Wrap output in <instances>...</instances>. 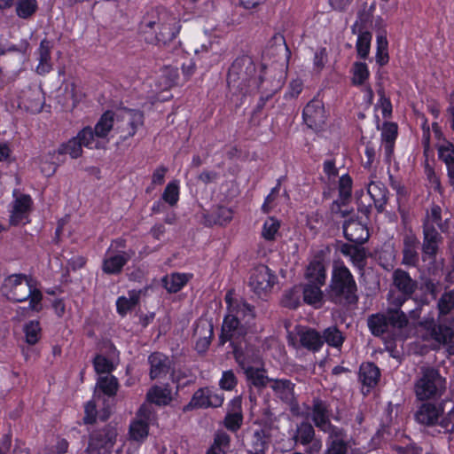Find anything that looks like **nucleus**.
I'll return each instance as SVG.
<instances>
[{"label": "nucleus", "mask_w": 454, "mask_h": 454, "mask_svg": "<svg viewBox=\"0 0 454 454\" xmlns=\"http://www.w3.org/2000/svg\"><path fill=\"white\" fill-rule=\"evenodd\" d=\"M180 20L164 8H155L145 13L139 25L144 40L150 44L166 46L178 35Z\"/></svg>", "instance_id": "1"}, {"label": "nucleus", "mask_w": 454, "mask_h": 454, "mask_svg": "<svg viewBox=\"0 0 454 454\" xmlns=\"http://www.w3.org/2000/svg\"><path fill=\"white\" fill-rule=\"evenodd\" d=\"M325 296L330 302L340 307H350L358 302L356 281L342 262H335L333 265Z\"/></svg>", "instance_id": "2"}, {"label": "nucleus", "mask_w": 454, "mask_h": 454, "mask_svg": "<svg viewBox=\"0 0 454 454\" xmlns=\"http://www.w3.org/2000/svg\"><path fill=\"white\" fill-rule=\"evenodd\" d=\"M4 287L7 290L6 296L14 302L29 301L28 306L19 309L23 315L29 311L40 312L43 309V294L36 287V281L25 274H13L4 279Z\"/></svg>", "instance_id": "3"}, {"label": "nucleus", "mask_w": 454, "mask_h": 454, "mask_svg": "<svg viewBox=\"0 0 454 454\" xmlns=\"http://www.w3.org/2000/svg\"><path fill=\"white\" fill-rule=\"evenodd\" d=\"M409 319L401 308L387 304L385 312L372 314L367 318V326L376 337H400L408 326Z\"/></svg>", "instance_id": "4"}, {"label": "nucleus", "mask_w": 454, "mask_h": 454, "mask_svg": "<svg viewBox=\"0 0 454 454\" xmlns=\"http://www.w3.org/2000/svg\"><path fill=\"white\" fill-rule=\"evenodd\" d=\"M247 333V328L239 322L237 317L231 314L225 316L219 342L221 345L227 341L231 342L234 358L240 366H244L248 362V351H253L252 347L248 346L245 340Z\"/></svg>", "instance_id": "5"}, {"label": "nucleus", "mask_w": 454, "mask_h": 454, "mask_svg": "<svg viewBox=\"0 0 454 454\" xmlns=\"http://www.w3.org/2000/svg\"><path fill=\"white\" fill-rule=\"evenodd\" d=\"M256 67L249 56L238 57L229 68L227 84L240 93L246 94L254 90L259 83V77H255Z\"/></svg>", "instance_id": "6"}, {"label": "nucleus", "mask_w": 454, "mask_h": 454, "mask_svg": "<svg viewBox=\"0 0 454 454\" xmlns=\"http://www.w3.org/2000/svg\"><path fill=\"white\" fill-rule=\"evenodd\" d=\"M446 389V380L439 371L431 366L420 367L414 384V392L420 401L440 397Z\"/></svg>", "instance_id": "7"}, {"label": "nucleus", "mask_w": 454, "mask_h": 454, "mask_svg": "<svg viewBox=\"0 0 454 454\" xmlns=\"http://www.w3.org/2000/svg\"><path fill=\"white\" fill-rule=\"evenodd\" d=\"M392 286L395 289H390L387 294V304L402 308L412 298L418 289V282L406 270L397 268L392 273Z\"/></svg>", "instance_id": "8"}, {"label": "nucleus", "mask_w": 454, "mask_h": 454, "mask_svg": "<svg viewBox=\"0 0 454 454\" xmlns=\"http://www.w3.org/2000/svg\"><path fill=\"white\" fill-rule=\"evenodd\" d=\"M143 124L144 114L139 110L123 108L116 113L115 131L121 140L133 137Z\"/></svg>", "instance_id": "9"}, {"label": "nucleus", "mask_w": 454, "mask_h": 454, "mask_svg": "<svg viewBox=\"0 0 454 454\" xmlns=\"http://www.w3.org/2000/svg\"><path fill=\"white\" fill-rule=\"evenodd\" d=\"M118 435L115 426L111 424L104 428L94 431L86 449L87 454H110Z\"/></svg>", "instance_id": "10"}, {"label": "nucleus", "mask_w": 454, "mask_h": 454, "mask_svg": "<svg viewBox=\"0 0 454 454\" xmlns=\"http://www.w3.org/2000/svg\"><path fill=\"white\" fill-rule=\"evenodd\" d=\"M419 326L427 331L428 336L440 344L448 347V352L454 355V331L451 327L441 323L437 324L434 318H425L419 322Z\"/></svg>", "instance_id": "11"}, {"label": "nucleus", "mask_w": 454, "mask_h": 454, "mask_svg": "<svg viewBox=\"0 0 454 454\" xmlns=\"http://www.w3.org/2000/svg\"><path fill=\"white\" fill-rule=\"evenodd\" d=\"M275 279V275L272 274L268 266L259 264L251 270L248 286L253 292L261 295L272 288Z\"/></svg>", "instance_id": "12"}, {"label": "nucleus", "mask_w": 454, "mask_h": 454, "mask_svg": "<svg viewBox=\"0 0 454 454\" xmlns=\"http://www.w3.org/2000/svg\"><path fill=\"white\" fill-rule=\"evenodd\" d=\"M223 402V395L215 392L210 387L199 388L192 395L184 411L199 408L220 407Z\"/></svg>", "instance_id": "13"}, {"label": "nucleus", "mask_w": 454, "mask_h": 454, "mask_svg": "<svg viewBox=\"0 0 454 454\" xmlns=\"http://www.w3.org/2000/svg\"><path fill=\"white\" fill-rule=\"evenodd\" d=\"M295 384L286 379L270 380V388L274 395L290 407L293 413H297L299 404L294 393Z\"/></svg>", "instance_id": "14"}, {"label": "nucleus", "mask_w": 454, "mask_h": 454, "mask_svg": "<svg viewBox=\"0 0 454 454\" xmlns=\"http://www.w3.org/2000/svg\"><path fill=\"white\" fill-rule=\"evenodd\" d=\"M302 115L304 122L311 129L318 130L325 123L324 104L318 99L309 101L304 107Z\"/></svg>", "instance_id": "15"}, {"label": "nucleus", "mask_w": 454, "mask_h": 454, "mask_svg": "<svg viewBox=\"0 0 454 454\" xmlns=\"http://www.w3.org/2000/svg\"><path fill=\"white\" fill-rule=\"evenodd\" d=\"M133 254V252L114 251L109 248L103 260V271L106 274H119Z\"/></svg>", "instance_id": "16"}, {"label": "nucleus", "mask_w": 454, "mask_h": 454, "mask_svg": "<svg viewBox=\"0 0 454 454\" xmlns=\"http://www.w3.org/2000/svg\"><path fill=\"white\" fill-rule=\"evenodd\" d=\"M423 235V254L429 259L434 260L438 253L439 244L442 243V238L434 226L427 222H424Z\"/></svg>", "instance_id": "17"}, {"label": "nucleus", "mask_w": 454, "mask_h": 454, "mask_svg": "<svg viewBox=\"0 0 454 454\" xmlns=\"http://www.w3.org/2000/svg\"><path fill=\"white\" fill-rule=\"evenodd\" d=\"M214 335L213 325L207 321H199L193 329V338L196 339L195 349L205 353Z\"/></svg>", "instance_id": "18"}, {"label": "nucleus", "mask_w": 454, "mask_h": 454, "mask_svg": "<svg viewBox=\"0 0 454 454\" xmlns=\"http://www.w3.org/2000/svg\"><path fill=\"white\" fill-rule=\"evenodd\" d=\"M343 233L348 240L356 245L364 244L369 238L366 226L352 218L344 222Z\"/></svg>", "instance_id": "19"}, {"label": "nucleus", "mask_w": 454, "mask_h": 454, "mask_svg": "<svg viewBox=\"0 0 454 454\" xmlns=\"http://www.w3.org/2000/svg\"><path fill=\"white\" fill-rule=\"evenodd\" d=\"M150 364L151 380L165 378L170 371L171 361L169 357L160 352H154L148 357Z\"/></svg>", "instance_id": "20"}, {"label": "nucleus", "mask_w": 454, "mask_h": 454, "mask_svg": "<svg viewBox=\"0 0 454 454\" xmlns=\"http://www.w3.org/2000/svg\"><path fill=\"white\" fill-rule=\"evenodd\" d=\"M443 410L441 405L431 403L421 404L415 413L416 420L424 426L431 427L438 423Z\"/></svg>", "instance_id": "21"}, {"label": "nucleus", "mask_w": 454, "mask_h": 454, "mask_svg": "<svg viewBox=\"0 0 454 454\" xmlns=\"http://www.w3.org/2000/svg\"><path fill=\"white\" fill-rule=\"evenodd\" d=\"M310 411L311 419L315 427L319 430L325 427L326 425L331 423V410L330 405L327 402L319 398H314L312 400Z\"/></svg>", "instance_id": "22"}, {"label": "nucleus", "mask_w": 454, "mask_h": 454, "mask_svg": "<svg viewBox=\"0 0 454 454\" xmlns=\"http://www.w3.org/2000/svg\"><path fill=\"white\" fill-rule=\"evenodd\" d=\"M266 438V433L262 428L247 429L246 432L247 454L253 452H265V450L268 448Z\"/></svg>", "instance_id": "23"}, {"label": "nucleus", "mask_w": 454, "mask_h": 454, "mask_svg": "<svg viewBox=\"0 0 454 454\" xmlns=\"http://www.w3.org/2000/svg\"><path fill=\"white\" fill-rule=\"evenodd\" d=\"M22 103L32 113L41 112L44 104L43 92L39 87H29L22 91Z\"/></svg>", "instance_id": "24"}, {"label": "nucleus", "mask_w": 454, "mask_h": 454, "mask_svg": "<svg viewBox=\"0 0 454 454\" xmlns=\"http://www.w3.org/2000/svg\"><path fill=\"white\" fill-rule=\"evenodd\" d=\"M31 203L30 196L26 194L20 196L14 200L12 215L10 216V223L12 225H18L27 218Z\"/></svg>", "instance_id": "25"}, {"label": "nucleus", "mask_w": 454, "mask_h": 454, "mask_svg": "<svg viewBox=\"0 0 454 454\" xmlns=\"http://www.w3.org/2000/svg\"><path fill=\"white\" fill-rule=\"evenodd\" d=\"M340 250L344 255L350 258L354 266H356L360 270H364L367 262L366 251L364 247H362L356 244H343Z\"/></svg>", "instance_id": "26"}, {"label": "nucleus", "mask_w": 454, "mask_h": 454, "mask_svg": "<svg viewBox=\"0 0 454 454\" xmlns=\"http://www.w3.org/2000/svg\"><path fill=\"white\" fill-rule=\"evenodd\" d=\"M367 192L372 199L378 212H382L388 200V191L381 182L372 181L367 187Z\"/></svg>", "instance_id": "27"}, {"label": "nucleus", "mask_w": 454, "mask_h": 454, "mask_svg": "<svg viewBox=\"0 0 454 454\" xmlns=\"http://www.w3.org/2000/svg\"><path fill=\"white\" fill-rule=\"evenodd\" d=\"M305 278L309 283L324 286L326 280V269L323 261L315 259L307 266Z\"/></svg>", "instance_id": "28"}, {"label": "nucleus", "mask_w": 454, "mask_h": 454, "mask_svg": "<svg viewBox=\"0 0 454 454\" xmlns=\"http://www.w3.org/2000/svg\"><path fill=\"white\" fill-rule=\"evenodd\" d=\"M301 345L311 351H317L323 346L321 334L311 328H304L298 332Z\"/></svg>", "instance_id": "29"}, {"label": "nucleus", "mask_w": 454, "mask_h": 454, "mask_svg": "<svg viewBox=\"0 0 454 454\" xmlns=\"http://www.w3.org/2000/svg\"><path fill=\"white\" fill-rule=\"evenodd\" d=\"M419 240L414 236H406L403 239L402 263L407 266H416L419 257L418 253Z\"/></svg>", "instance_id": "30"}, {"label": "nucleus", "mask_w": 454, "mask_h": 454, "mask_svg": "<svg viewBox=\"0 0 454 454\" xmlns=\"http://www.w3.org/2000/svg\"><path fill=\"white\" fill-rule=\"evenodd\" d=\"M439 158L446 164L449 184L454 189V145L444 141L438 146Z\"/></svg>", "instance_id": "31"}, {"label": "nucleus", "mask_w": 454, "mask_h": 454, "mask_svg": "<svg viewBox=\"0 0 454 454\" xmlns=\"http://www.w3.org/2000/svg\"><path fill=\"white\" fill-rule=\"evenodd\" d=\"M146 398L150 403L157 405H167L172 400L171 387L169 385H155L148 390Z\"/></svg>", "instance_id": "32"}, {"label": "nucleus", "mask_w": 454, "mask_h": 454, "mask_svg": "<svg viewBox=\"0 0 454 454\" xmlns=\"http://www.w3.org/2000/svg\"><path fill=\"white\" fill-rule=\"evenodd\" d=\"M380 377V369L373 363H364L360 366L359 379L363 385L373 387Z\"/></svg>", "instance_id": "33"}, {"label": "nucleus", "mask_w": 454, "mask_h": 454, "mask_svg": "<svg viewBox=\"0 0 454 454\" xmlns=\"http://www.w3.org/2000/svg\"><path fill=\"white\" fill-rule=\"evenodd\" d=\"M319 285L308 283L302 288L303 301L305 303L319 309L323 305L324 294Z\"/></svg>", "instance_id": "34"}, {"label": "nucleus", "mask_w": 454, "mask_h": 454, "mask_svg": "<svg viewBox=\"0 0 454 454\" xmlns=\"http://www.w3.org/2000/svg\"><path fill=\"white\" fill-rule=\"evenodd\" d=\"M115 120L116 113L113 111L105 112L95 125L96 137L104 138L113 129H115Z\"/></svg>", "instance_id": "35"}, {"label": "nucleus", "mask_w": 454, "mask_h": 454, "mask_svg": "<svg viewBox=\"0 0 454 454\" xmlns=\"http://www.w3.org/2000/svg\"><path fill=\"white\" fill-rule=\"evenodd\" d=\"M253 352L254 350L248 351V362H247L245 365L241 367L245 369V373L251 384L255 387L262 389L267 385V383H270L271 379L264 375L263 372L260 369L254 368L252 366L246 367V365L251 362V354Z\"/></svg>", "instance_id": "36"}, {"label": "nucleus", "mask_w": 454, "mask_h": 454, "mask_svg": "<svg viewBox=\"0 0 454 454\" xmlns=\"http://www.w3.org/2000/svg\"><path fill=\"white\" fill-rule=\"evenodd\" d=\"M51 42L47 39L42 40L38 49L39 64L36 67V72L39 74H44L51 70Z\"/></svg>", "instance_id": "37"}, {"label": "nucleus", "mask_w": 454, "mask_h": 454, "mask_svg": "<svg viewBox=\"0 0 454 454\" xmlns=\"http://www.w3.org/2000/svg\"><path fill=\"white\" fill-rule=\"evenodd\" d=\"M259 83L254 88L258 90L264 96V101H268L283 85L281 75L270 82L265 80L262 75L259 76Z\"/></svg>", "instance_id": "38"}, {"label": "nucleus", "mask_w": 454, "mask_h": 454, "mask_svg": "<svg viewBox=\"0 0 454 454\" xmlns=\"http://www.w3.org/2000/svg\"><path fill=\"white\" fill-rule=\"evenodd\" d=\"M190 277L184 273H172L162 278V284L168 293H177L188 282Z\"/></svg>", "instance_id": "39"}, {"label": "nucleus", "mask_w": 454, "mask_h": 454, "mask_svg": "<svg viewBox=\"0 0 454 454\" xmlns=\"http://www.w3.org/2000/svg\"><path fill=\"white\" fill-rule=\"evenodd\" d=\"M374 10V3H372V4L364 3L361 5V8L357 12V20L355 22V24L351 27V30L354 34H356V31L359 29L363 30L366 24L371 22Z\"/></svg>", "instance_id": "40"}, {"label": "nucleus", "mask_w": 454, "mask_h": 454, "mask_svg": "<svg viewBox=\"0 0 454 454\" xmlns=\"http://www.w3.org/2000/svg\"><path fill=\"white\" fill-rule=\"evenodd\" d=\"M140 299V291L132 290L129 292V298L119 297L116 301L117 311L120 315L125 316L129 310L134 309Z\"/></svg>", "instance_id": "41"}, {"label": "nucleus", "mask_w": 454, "mask_h": 454, "mask_svg": "<svg viewBox=\"0 0 454 454\" xmlns=\"http://www.w3.org/2000/svg\"><path fill=\"white\" fill-rule=\"evenodd\" d=\"M382 140L387 155L393 152L394 143L397 137V125L394 122H386L382 129Z\"/></svg>", "instance_id": "42"}, {"label": "nucleus", "mask_w": 454, "mask_h": 454, "mask_svg": "<svg viewBox=\"0 0 454 454\" xmlns=\"http://www.w3.org/2000/svg\"><path fill=\"white\" fill-rule=\"evenodd\" d=\"M316 437L313 426L307 421L301 422L297 426L294 440L302 445H307L309 441Z\"/></svg>", "instance_id": "43"}, {"label": "nucleus", "mask_w": 454, "mask_h": 454, "mask_svg": "<svg viewBox=\"0 0 454 454\" xmlns=\"http://www.w3.org/2000/svg\"><path fill=\"white\" fill-rule=\"evenodd\" d=\"M321 336L323 343L325 341L329 346L337 348L342 346L345 340L343 333L336 326L325 329Z\"/></svg>", "instance_id": "44"}, {"label": "nucleus", "mask_w": 454, "mask_h": 454, "mask_svg": "<svg viewBox=\"0 0 454 454\" xmlns=\"http://www.w3.org/2000/svg\"><path fill=\"white\" fill-rule=\"evenodd\" d=\"M439 317L446 316L454 309V289L444 292L437 301Z\"/></svg>", "instance_id": "45"}, {"label": "nucleus", "mask_w": 454, "mask_h": 454, "mask_svg": "<svg viewBox=\"0 0 454 454\" xmlns=\"http://www.w3.org/2000/svg\"><path fill=\"white\" fill-rule=\"evenodd\" d=\"M358 38L356 41V51L358 57L361 59H366L370 52L372 34L368 31L357 30Z\"/></svg>", "instance_id": "46"}, {"label": "nucleus", "mask_w": 454, "mask_h": 454, "mask_svg": "<svg viewBox=\"0 0 454 454\" xmlns=\"http://www.w3.org/2000/svg\"><path fill=\"white\" fill-rule=\"evenodd\" d=\"M301 289L298 286H294L283 294L281 304L288 309H294L301 304Z\"/></svg>", "instance_id": "47"}, {"label": "nucleus", "mask_w": 454, "mask_h": 454, "mask_svg": "<svg viewBox=\"0 0 454 454\" xmlns=\"http://www.w3.org/2000/svg\"><path fill=\"white\" fill-rule=\"evenodd\" d=\"M320 431L328 434L326 442H348L346 431L332 423L326 425Z\"/></svg>", "instance_id": "48"}, {"label": "nucleus", "mask_w": 454, "mask_h": 454, "mask_svg": "<svg viewBox=\"0 0 454 454\" xmlns=\"http://www.w3.org/2000/svg\"><path fill=\"white\" fill-rule=\"evenodd\" d=\"M129 435L134 441H143L148 435V423L144 419H137L129 426Z\"/></svg>", "instance_id": "49"}, {"label": "nucleus", "mask_w": 454, "mask_h": 454, "mask_svg": "<svg viewBox=\"0 0 454 454\" xmlns=\"http://www.w3.org/2000/svg\"><path fill=\"white\" fill-rule=\"evenodd\" d=\"M64 153L69 154L73 159H77L82 156V145L76 137L71 138L67 144L62 145L58 150L59 155Z\"/></svg>", "instance_id": "50"}, {"label": "nucleus", "mask_w": 454, "mask_h": 454, "mask_svg": "<svg viewBox=\"0 0 454 454\" xmlns=\"http://www.w3.org/2000/svg\"><path fill=\"white\" fill-rule=\"evenodd\" d=\"M36 9V0H18L16 3L17 14L22 19H27L32 16Z\"/></svg>", "instance_id": "51"}, {"label": "nucleus", "mask_w": 454, "mask_h": 454, "mask_svg": "<svg viewBox=\"0 0 454 454\" xmlns=\"http://www.w3.org/2000/svg\"><path fill=\"white\" fill-rule=\"evenodd\" d=\"M26 341L29 345H35L41 338L40 324L36 320H32L24 326Z\"/></svg>", "instance_id": "52"}, {"label": "nucleus", "mask_w": 454, "mask_h": 454, "mask_svg": "<svg viewBox=\"0 0 454 454\" xmlns=\"http://www.w3.org/2000/svg\"><path fill=\"white\" fill-rule=\"evenodd\" d=\"M98 387L104 394L113 396L116 395L118 381L114 376H103L99 378Z\"/></svg>", "instance_id": "53"}, {"label": "nucleus", "mask_w": 454, "mask_h": 454, "mask_svg": "<svg viewBox=\"0 0 454 454\" xmlns=\"http://www.w3.org/2000/svg\"><path fill=\"white\" fill-rule=\"evenodd\" d=\"M56 154H58V151H53L43 156L40 160L41 172L45 176H51L57 170L58 164L53 161Z\"/></svg>", "instance_id": "54"}, {"label": "nucleus", "mask_w": 454, "mask_h": 454, "mask_svg": "<svg viewBox=\"0 0 454 454\" xmlns=\"http://www.w3.org/2000/svg\"><path fill=\"white\" fill-rule=\"evenodd\" d=\"M279 52H286V54L290 53L284 35L281 34H276L270 41L268 53L275 55L278 54Z\"/></svg>", "instance_id": "55"}, {"label": "nucleus", "mask_w": 454, "mask_h": 454, "mask_svg": "<svg viewBox=\"0 0 454 454\" xmlns=\"http://www.w3.org/2000/svg\"><path fill=\"white\" fill-rule=\"evenodd\" d=\"M279 227L278 220L274 217H269L263 223L262 236L267 240H274Z\"/></svg>", "instance_id": "56"}, {"label": "nucleus", "mask_w": 454, "mask_h": 454, "mask_svg": "<svg viewBox=\"0 0 454 454\" xmlns=\"http://www.w3.org/2000/svg\"><path fill=\"white\" fill-rule=\"evenodd\" d=\"M369 77V71L365 63L356 62L353 67L352 82L355 85H362Z\"/></svg>", "instance_id": "57"}, {"label": "nucleus", "mask_w": 454, "mask_h": 454, "mask_svg": "<svg viewBox=\"0 0 454 454\" xmlns=\"http://www.w3.org/2000/svg\"><path fill=\"white\" fill-rule=\"evenodd\" d=\"M352 179L348 175H343L339 180V195L340 200L344 203L348 201L351 197Z\"/></svg>", "instance_id": "58"}, {"label": "nucleus", "mask_w": 454, "mask_h": 454, "mask_svg": "<svg viewBox=\"0 0 454 454\" xmlns=\"http://www.w3.org/2000/svg\"><path fill=\"white\" fill-rule=\"evenodd\" d=\"M162 199L170 206H174L177 203L179 199V187L176 182H171L167 184L162 194Z\"/></svg>", "instance_id": "59"}, {"label": "nucleus", "mask_w": 454, "mask_h": 454, "mask_svg": "<svg viewBox=\"0 0 454 454\" xmlns=\"http://www.w3.org/2000/svg\"><path fill=\"white\" fill-rule=\"evenodd\" d=\"M243 416L240 411L230 412L225 416L224 426L227 429L236 432L242 425Z\"/></svg>", "instance_id": "60"}, {"label": "nucleus", "mask_w": 454, "mask_h": 454, "mask_svg": "<svg viewBox=\"0 0 454 454\" xmlns=\"http://www.w3.org/2000/svg\"><path fill=\"white\" fill-rule=\"evenodd\" d=\"M213 216L215 223L223 225L229 223L232 219L233 214L231 208L223 206H218L215 209Z\"/></svg>", "instance_id": "61"}, {"label": "nucleus", "mask_w": 454, "mask_h": 454, "mask_svg": "<svg viewBox=\"0 0 454 454\" xmlns=\"http://www.w3.org/2000/svg\"><path fill=\"white\" fill-rule=\"evenodd\" d=\"M95 130L91 127L87 126L78 132L76 137L79 139L82 146L91 147L95 138Z\"/></svg>", "instance_id": "62"}, {"label": "nucleus", "mask_w": 454, "mask_h": 454, "mask_svg": "<svg viewBox=\"0 0 454 454\" xmlns=\"http://www.w3.org/2000/svg\"><path fill=\"white\" fill-rule=\"evenodd\" d=\"M421 289L424 290L426 294H430L433 300H435L440 292V283L439 281L427 278H424L421 283Z\"/></svg>", "instance_id": "63"}, {"label": "nucleus", "mask_w": 454, "mask_h": 454, "mask_svg": "<svg viewBox=\"0 0 454 454\" xmlns=\"http://www.w3.org/2000/svg\"><path fill=\"white\" fill-rule=\"evenodd\" d=\"M93 364L95 371L98 373H109L113 369V364L110 363V361L101 355L95 356Z\"/></svg>", "instance_id": "64"}]
</instances>
